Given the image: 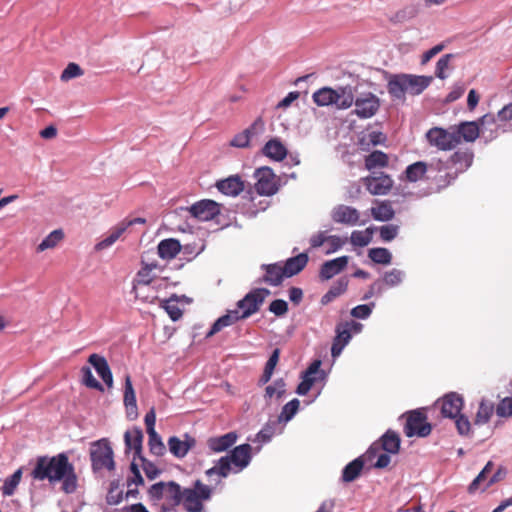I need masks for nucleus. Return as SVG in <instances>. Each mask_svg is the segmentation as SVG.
<instances>
[{"label": "nucleus", "mask_w": 512, "mask_h": 512, "mask_svg": "<svg viewBox=\"0 0 512 512\" xmlns=\"http://www.w3.org/2000/svg\"><path fill=\"white\" fill-rule=\"evenodd\" d=\"M30 476L38 481L47 480L52 485L60 482L61 490L66 494L74 493L78 487L75 467L65 453L51 457L39 456Z\"/></svg>", "instance_id": "obj_1"}, {"label": "nucleus", "mask_w": 512, "mask_h": 512, "mask_svg": "<svg viewBox=\"0 0 512 512\" xmlns=\"http://www.w3.org/2000/svg\"><path fill=\"white\" fill-rule=\"evenodd\" d=\"M473 158V152L466 149L454 152L446 161L437 160L430 163V168L438 173L434 177L438 188L443 189L452 184L461 173L472 165Z\"/></svg>", "instance_id": "obj_2"}, {"label": "nucleus", "mask_w": 512, "mask_h": 512, "mask_svg": "<svg viewBox=\"0 0 512 512\" xmlns=\"http://www.w3.org/2000/svg\"><path fill=\"white\" fill-rule=\"evenodd\" d=\"M432 79L431 76L396 74L388 80L387 90L392 98L404 102L407 93L413 96L421 94L430 85Z\"/></svg>", "instance_id": "obj_3"}, {"label": "nucleus", "mask_w": 512, "mask_h": 512, "mask_svg": "<svg viewBox=\"0 0 512 512\" xmlns=\"http://www.w3.org/2000/svg\"><path fill=\"white\" fill-rule=\"evenodd\" d=\"M181 486L175 481H160L150 486L147 491L152 505L159 506L160 512H173L180 504Z\"/></svg>", "instance_id": "obj_4"}, {"label": "nucleus", "mask_w": 512, "mask_h": 512, "mask_svg": "<svg viewBox=\"0 0 512 512\" xmlns=\"http://www.w3.org/2000/svg\"><path fill=\"white\" fill-rule=\"evenodd\" d=\"M251 451L252 447L247 443L235 447L230 455L221 457L217 465L208 469L206 474L208 476L218 474L225 478L231 471V464L237 468V471H241L249 465L251 461Z\"/></svg>", "instance_id": "obj_5"}, {"label": "nucleus", "mask_w": 512, "mask_h": 512, "mask_svg": "<svg viewBox=\"0 0 512 512\" xmlns=\"http://www.w3.org/2000/svg\"><path fill=\"white\" fill-rule=\"evenodd\" d=\"M318 106L335 105L337 109H348L353 105V88L349 85L337 89L323 87L312 95Z\"/></svg>", "instance_id": "obj_6"}, {"label": "nucleus", "mask_w": 512, "mask_h": 512, "mask_svg": "<svg viewBox=\"0 0 512 512\" xmlns=\"http://www.w3.org/2000/svg\"><path fill=\"white\" fill-rule=\"evenodd\" d=\"M89 454L94 472L101 470L113 471L115 469L114 452L108 439L102 438L92 442Z\"/></svg>", "instance_id": "obj_7"}, {"label": "nucleus", "mask_w": 512, "mask_h": 512, "mask_svg": "<svg viewBox=\"0 0 512 512\" xmlns=\"http://www.w3.org/2000/svg\"><path fill=\"white\" fill-rule=\"evenodd\" d=\"M181 504L187 512H202L203 501L211 498L212 489L200 480L195 481L193 488L182 489Z\"/></svg>", "instance_id": "obj_8"}, {"label": "nucleus", "mask_w": 512, "mask_h": 512, "mask_svg": "<svg viewBox=\"0 0 512 512\" xmlns=\"http://www.w3.org/2000/svg\"><path fill=\"white\" fill-rule=\"evenodd\" d=\"M270 294L266 288H256L251 290L245 297L237 302V309L241 312L243 318H248L258 312L265 298Z\"/></svg>", "instance_id": "obj_9"}, {"label": "nucleus", "mask_w": 512, "mask_h": 512, "mask_svg": "<svg viewBox=\"0 0 512 512\" xmlns=\"http://www.w3.org/2000/svg\"><path fill=\"white\" fill-rule=\"evenodd\" d=\"M255 190L259 195L272 196L279 190V181L270 167L264 166L256 169Z\"/></svg>", "instance_id": "obj_10"}, {"label": "nucleus", "mask_w": 512, "mask_h": 512, "mask_svg": "<svg viewBox=\"0 0 512 512\" xmlns=\"http://www.w3.org/2000/svg\"><path fill=\"white\" fill-rule=\"evenodd\" d=\"M432 431V426L427 422V417L420 410L411 411L404 426V433L407 437H426Z\"/></svg>", "instance_id": "obj_11"}, {"label": "nucleus", "mask_w": 512, "mask_h": 512, "mask_svg": "<svg viewBox=\"0 0 512 512\" xmlns=\"http://www.w3.org/2000/svg\"><path fill=\"white\" fill-rule=\"evenodd\" d=\"M430 145L440 150H451L459 145V135L440 127H433L426 133Z\"/></svg>", "instance_id": "obj_12"}, {"label": "nucleus", "mask_w": 512, "mask_h": 512, "mask_svg": "<svg viewBox=\"0 0 512 512\" xmlns=\"http://www.w3.org/2000/svg\"><path fill=\"white\" fill-rule=\"evenodd\" d=\"M355 109L353 114L359 118L367 119L374 116L380 108V99L373 93H363L356 98L353 97Z\"/></svg>", "instance_id": "obj_13"}, {"label": "nucleus", "mask_w": 512, "mask_h": 512, "mask_svg": "<svg viewBox=\"0 0 512 512\" xmlns=\"http://www.w3.org/2000/svg\"><path fill=\"white\" fill-rule=\"evenodd\" d=\"M400 448V437L399 435L392 431L388 430L382 437L381 443H373L366 452V457L368 460H372L374 457L378 455L381 450L386 451L387 453L396 454L398 453Z\"/></svg>", "instance_id": "obj_14"}, {"label": "nucleus", "mask_w": 512, "mask_h": 512, "mask_svg": "<svg viewBox=\"0 0 512 512\" xmlns=\"http://www.w3.org/2000/svg\"><path fill=\"white\" fill-rule=\"evenodd\" d=\"M146 219L142 217H137L133 219H124L120 223H118L115 227L110 230L109 235L96 244V250H103L110 246H112L121 235L127 231V229L134 224H145Z\"/></svg>", "instance_id": "obj_15"}, {"label": "nucleus", "mask_w": 512, "mask_h": 512, "mask_svg": "<svg viewBox=\"0 0 512 512\" xmlns=\"http://www.w3.org/2000/svg\"><path fill=\"white\" fill-rule=\"evenodd\" d=\"M366 189L372 195H386L393 187L392 178L383 172L362 179Z\"/></svg>", "instance_id": "obj_16"}, {"label": "nucleus", "mask_w": 512, "mask_h": 512, "mask_svg": "<svg viewBox=\"0 0 512 512\" xmlns=\"http://www.w3.org/2000/svg\"><path fill=\"white\" fill-rule=\"evenodd\" d=\"M189 213L200 221H209L220 214V204L213 200L204 199L188 208Z\"/></svg>", "instance_id": "obj_17"}, {"label": "nucleus", "mask_w": 512, "mask_h": 512, "mask_svg": "<svg viewBox=\"0 0 512 512\" xmlns=\"http://www.w3.org/2000/svg\"><path fill=\"white\" fill-rule=\"evenodd\" d=\"M264 128L265 124L263 119L258 117L248 128L236 134L230 141V145L237 148H247L252 137L263 133Z\"/></svg>", "instance_id": "obj_18"}, {"label": "nucleus", "mask_w": 512, "mask_h": 512, "mask_svg": "<svg viewBox=\"0 0 512 512\" xmlns=\"http://www.w3.org/2000/svg\"><path fill=\"white\" fill-rule=\"evenodd\" d=\"M441 405V414L447 418H456L463 407V398L456 392L446 394L438 401Z\"/></svg>", "instance_id": "obj_19"}, {"label": "nucleus", "mask_w": 512, "mask_h": 512, "mask_svg": "<svg viewBox=\"0 0 512 512\" xmlns=\"http://www.w3.org/2000/svg\"><path fill=\"white\" fill-rule=\"evenodd\" d=\"M216 188L226 196H238L245 189V183L239 175H231L225 179L218 180Z\"/></svg>", "instance_id": "obj_20"}, {"label": "nucleus", "mask_w": 512, "mask_h": 512, "mask_svg": "<svg viewBox=\"0 0 512 512\" xmlns=\"http://www.w3.org/2000/svg\"><path fill=\"white\" fill-rule=\"evenodd\" d=\"M349 257L341 256L321 265L319 276L322 280H329L343 271L348 265Z\"/></svg>", "instance_id": "obj_21"}, {"label": "nucleus", "mask_w": 512, "mask_h": 512, "mask_svg": "<svg viewBox=\"0 0 512 512\" xmlns=\"http://www.w3.org/2000/svg\"><path fill=\"white\" fill-rule=\"evenodd\" d=\"M195 444V439L188 434L184 435V440H181L177 436H171L168 439L169 450L177 458L185 457Z\"/></svg>", "instance_id": "obj_22"}, {"label": "nucleus", "mask_w": 512, "mask_h": 512, "mask_svg": "<svg viewBox=\"0 0 512 512\" xmlns=\"http://www.w3.org/2000/svg\"><path fill=\"white\" fill-rule=\"evenodd\" d=\"M88 362L94 367L99 377L110 388L113 386V376L107 360L99 354H91Z\"/></svg>", "instance_id": "obj_23"}, {"label": "nucleus", "mask_w": 512, "mask_h": 512, "mask_svg": "<svg viewBox=\"0 0 512 512\" xmlns=\"http://www.w3.org/2000/svg\"><path fill=\"white\" fill-rule=\"evenodd\" d=\"M123 402L126 408L127 417L130 419H136L138 416L136 394L132 385L131 376L129 374L125 376Z\"/></svg>", "instance_id": "obj_24"}, {"label": "nucleus", "mask_w": 512, "mask_h": 512, "mask_svg": "<svg viewBox=\"0 0 512 512\" xmlns=\"http://www.w3.org/2000/svg\"><path fill=\"white\" fill-rule=\"evenodd\" d=\"M351 337L352 335L348 325H345V323L337 325L336 336L331 347V355L333 358H336L341 354L344 347L349 343Z\"/></svg>", "instance_id": "obj_25"}, {"label": "nucleus", "mask_w": 512, "mask_h": 512, "mask_svg": "<svg viewBox=\"0 0 512 512\" xmlns=\"http://www.w3.org/2000/svg\"><path fill=\"white\" fill-rule=\"evenodd\" d=\"M332 219L337 223L355 225L359 221V212L353 207L338 205L332 211Z\"/></svg>", "instance_id": "obj_26"}, {"label": "nucleus", "mask_w": 512, "mask_h": 512, "mask_svg": "<svg viewBox=\"0 0 512 512\" xmlns=\"http://www.w3.org/2000/svg\"><path fill=\"white\" fill-rule=\"evenodd\" d=\"M125 451H134V459L141 457L143 432L140 428L134 427L131 430H127L124 434Z\"/></svg>", "instance_id": "obj_27"}, {"label": "nucleus", "mask_w": 512, "mask_h": 512, "mask_svg": "<svg viewBox=\"0 0 512 512\" xmlns=\"http://www.w3.org/2000/svg\"><path fill=\"white\" fill-rule=\"evenodd\" d=\"M244 319L242 317L241 312L238 309L230 310L227 314L219 317L212 325L210 331L207 333L206 337H212L216 333L220 332L224 327L230 326L237 322L238 320Z\"/></svg>", "instance_id": "obj_28"}, {"label": "nucleus", "mask_w": 512, "mask_h": 512, "mask_svg": "<svg viewBox=\"0 0 512 512\" xmlns=\"http://www.w3.org/2000/svg\"><path fill=\"white\" fill-rule=\"evenodd\" d=\"M237 437L235 432H229L219 437L209 438L207 445L213 452H223L235 444Z\"/></svg>", "instance_id": "obj_29"}, {"label": "nucleus", "mask_w": 512, "mask_h": 512, "mask_svg": "<svg viewBox=\"0 0 512 512\" xmlns=\"http://www.w3.org/2000/svg\"><path fill=\"white\" fill-rule=\"evenodd\" d=\"M454 132L459 135V144L462 140L474 142L479 137L480 126L476 121L462 122Z\"/></svg>", "instance_id": "obj_30"}, {"label": "nucleus", "mask_w": 512, "mask_h": 512, "mask_svg": "<svg viewBox=\"0 0 512 512\" xmlns=\"http://www.w3.org/2000/svg\"><path fill=\"white\" fill-rule=\"evenodd\" d=\"M263 154L274 160V161H282L287 156V148L283 145V143L277 139L269 140L262 149Z\"/></svg>", "instance_id": "obj_31"}, {"label": "nucleus", "mask_w": 512, "mask_h": 512, "mask_svg": "<svg viewBox=\"0 0 512 512\" xmlns=\"http://www.w3.org/2000/svg\"><path fill=\"white\" fill-rule=\"evenodd\" d=\"M308 255L306 253H300L295 257H291L286 260L282 267L285 277H292L300 273L308 263Z\"/></svg>", "instance_id": "obj_32"}, {"label": "nucleus", "mask_w": 512, "mask_h": 512, "mask_svg": "<svg viewBox=\"0 0 512 512\" xmlns=\"http://www.w3.org/2000/svg\"><path fill=\"white\" fill-rule=\"evenodd\" d=\"M371 215L377 221H389L394 217L395 211L389 200H376L375 206L371 208Z\"/></svg>", "instance_id": "obj_33"}, {"label": "nucleus", "mask_w": 512, "mask_h": 512, "mask_svg": "<svg viewBox=\"0 0 512 512\" xmlns=\"http://www.w3.org/2000/svg\"><path fill=\"white\" fill-rule=\"evenodd\" d=\"M429 170H431L430 164H427L423 161H417L406 167L404 172L405 180L409 182H417L422 180ZM432 171L434 170L432 169Z\"/></svg>", "instance_id": "obj_34"}, {"label": "nucleus", "mask_w": 512, "mask_h": 512, "mask_svg": "<svg viewBox=\"0 0 512 512\" xmlns=\"http://www.w3.org/2000/svg\"><path fill=\"white\" fill-rule=\"evenodd\" d=\"M181 250V244L177 239L169 238L158 244V255L162 259H173Z\"/></svg>", "instance_id": "obj_35"}, {"label": "nucleus", "mask_w": 512, "mask_h": 512, "mask_svg": "<svg viewBox=\"0 0 512 512\" xmlns=\"http://www.w3.org/2000/svg\"><path fill=\"white\" fill-rule=\"evenodd\" d=\"M364 162L365 168L371 171L375 168L387 167L389 164V157L386 153L380 150H375L365 157Z\"/></svg>", "instance_id": "obj_36"}, {"label": "nucleus", "mask_w": 512, "mask_h": 512, "mask_svg": "<svg viewBox=\"0 0 512 512\" xmlns=\"http://www.w3.org/2000/svg\"><path fill=\"white\" fill-rule=\"evenodd\" d=\"M348 283L349 281L346 277L338 279L328 290V292L322 296L321 303L326 305L338 296L342 295L347 290Z\"/></svg>", "instance_id": "obj_37"}, {"label": "nucleus", "mask_w": 512, "mask_h": 512, "mask_svg": "<svg viewBox=\"0 0 512 512\" xmlns=\"http://www.w3.org/2000/svg\"><path fill=\"white\" fill-rule=\"evenodd\" d=\"M266 274L263 278V281L272 285L277 286L282 283L283 278L285 277L282 266L278 264H269L263 266Z\"/></svg>", "instance_id": "obj_38"}, {"label": "nucleus", "mask_w": 512, "mask_h": 512, "mask_svg": "<svg viewBox=\"0 0 512 512\" xmlns=\"http://www.w3.org/2000/svg\"><path fill=\"white\" fill-rule=\"evenodd\" d=\"M495 411L494 404L490 401L482 399L479 403L478 411L474 418L475 425H483L490 421Z\"/></svg>", "instance_id": "obj_39"}, {"label": "nucleus", "mask_w": 512, "mask_h": 512, "mask_svg": "<svg viewBox=\"0 0 512 512\" xmlns=\"http://www.w3.org/2000/svg\"><path fill=\"white\" fill-rule=\"evenodd\" d=\"M363 467L364 461L361 457L354 459L344 467L342 472V480L344 482L354 481L360 475Z\"/></svg>", "instance_id": "obj_40"}, {"label": "nucleus", "mask_w": 512, "mask_h": 512, "mask_svg": "<svg viewBox=\"0 0 512 512\" xmlns=\"http://www.w3.org/2000/svg\"><path fill=\"white\" fill-rule=\"evenodd\" d=\"M64 239V233L61 229L53 230L47 235L43 241L37 246V252H43L47 249L55 248Z\"/></svg>", "instance_id": "obj_41"}, {"label": "nucleus", "mask_w": 512, "mask_h": 512, "mask_svg": "<svg viewBox=\"0 0 512 512\" xmlns=\"http://www.w3.org/2000/svg\"><path fill=\"white\" fill-rule=\"evenodd\" d=\"M280 350L276 348L272 354L270 355L268 361L266 362L263 374L259 379V384L264 385L268 383L273 375L274 369L279 362Z\"/></svg>", "instance_id": "obj_42"}, {"label": "nucleus", "mask_w": 512, "mask_h": 512, "mask_svg": "<svg viewBox=\"0 0 512 512\" xmlns=\"http://www.w3.org/2000/svg\"><path fill=\"white\" fill-rule=\"evenodd\" d=\"M160 307L167 312L172 321L179 320L183 315V311L178 305V299L176 295H173L167 300H162Z\"/></svg>", "instance_id": "obj_43"}, {"label": "nucleus", "mask_w": 512, "mask_h": 512, "mask_svg": "<svg viewBox=\"0 0 512 512\" xmlns=\"http://www.w3.org/2000/svg\"><path fill=\"white\" fill-rule=\"evenodd\" d=\"M373 235V229L371 227L365 230H355L351 233L350 241L354 246L364 247L367 246Z\"/></svg>", "instance_id": "obj_44"}, {"label": "nucleus", "mask_w": 512, "mask_h": 512, "mask_svg": "<svg viewBox=\"0 0 512 512\" xmlns=\"http://www.w3.org/2000/svg\"><path fill=\"white\" fill-rule=\"evenodd\" d=\"M369 258L377 264L388 265L391 263L392 255L387 248H371L368 252Z\"/></svg>", "instance_id": "obj_45"}, {"label": "nucleus", "mask_w": 512, "mask_h": 512, "mask_svg": "<svg viewBox=\"0 0 512 512\" xmlns=\"http://www.w3.org/2000/svg\"><path fill=\"white\" fill-rule=\"evenodd\" d=\"M148 434V445L149 450L153 455L162 456L166 452V447L162 442L161 437L156 431L149 432Z\"/></svg>", "instance_id": "obj_46"}, {"label": "nucleus", "mask_w": 512, "mask_h": 512, "mask_svg": "<svg viewBox=\"0 0 512 512\" xmlns=\"http://www.w3.org/2000/svg\"><path fill=\"white\" fill-rule=\"evenodd\" d=\"M386 141V136L379 131H372L368 133L366 136H363L360 139V146L363 149H368L369 146H377L379 144H383Z\"/></svg>", "instance_id": "obj_47"}, {"label": "nucleus", "mask_w": 512, "mask_h": 512, "mask_svg": "<svg viewBox=\"0 0 512 512\" xmlns=\"http://www.w3.org/2000/svg\"><path fill=\"white\" fill-rule=\"evenodd\" d=\"M123 500V490L120 488L119 481L114 480L110 483L106 501L109 505H117Z\"/></svg>", "instance_id": "obj_48"}, {"label": "nucleus", "mask_w": 512, "mask_h": 512, "mask_svg": "<svg viewBox=\"0 0 512 512\" xmlns=\"http://www.w3.org/2000/svg\"><path fill=\"white\" fill-rule=\"evenodd\" d=\"M22 476L21 469L15 471L9 478H7L2 486V493L5 496H11L16 487L18 486Z\"/></svg>", "instance_id": "obj_49"}, {"label": "nucleus", "mask_w": 512, "mask_h": 512, "mask_svg": "<svg viewBox=\"0 0 512 512\" xmlns=\"http://www.w3.org/2000/svg\"><path fill=\"white\" fill-rule=\"evenodd\" d=\"M299 406H300V402L296 398L289 401L288 403H286L283 406L282 411L279 415V421H284V422L290 421L294 417V415L297 413Z\"/></svg>", "instance_id": "obj_50"}, {"label": "nucleus", "mask_w": 512, "mask_h": 512, "mask_svg": "<svg viewBox=\"0 0 512 512\" xmlns=\"http://www.w3.org/2000/svg\"><path fill=\"white\" fill-rule=\"evenodd\" d=\"M285 382L282 378L277 379L273 385H268L265 389V399H271L276 396L277 398H281L285 393Z\"/></svg>", "instance_id": "obj_51"}, {"label": "nucleus", "mask_w": 512, "mask_h": 512, "mask_svg": "<svg viewBox=\"0 0 512 512\" xmlns=\"http://www.w3.org/2000/svg\"><path fill=\"white\" fill-rule=\"evenodd\" d=\"M83 74H84L83 69L78 64L71 62L62 71L60 79H61V81L66 82L73 78L80 77Z\"/></svg>", "instance_id": "obj_52"}, {"label": "nucleus", "mask_w": 512, "mask_h": 512, "mask_svg": "<svg viewBox=\"0 0 512 512\" xmlns=\"http://www.w3.org/2000/svg\"><path fill=\"white\" fill-rule=\"evenodd\" d=\"M346 240L342 239L340 236L337 235H328L327 240L325 242V250L324 253L326 255L332 254L339 249L342 248V246L345 244Z\"/></svg>", "instance_id": "obj_53"}, {"label": "nucleus", "mask_w": 512, "mask_h": 512, "mask_svg": "<svg viewBox=\"0 0 512 512\" xmlns=\"http://www.w3.org/2000/svg\"><path fill=\"white\" fill-rule=\"evenodd\" d=\"M454 58V54L443 55L436 64L435 75L440 79L447 77L446 70L449 68L451 60Z\"/></svg>", "instance_id": "obj_54"}, {"label": "nucleus", "mask_w": 512, "mask_h": 512, "mask_svg": "<svg viewBox=\"0 0 512 512\" xmlns=\"http://www.w3.org/2000/svg\"><path fill=\"white\" fill-rule=\"evenodd\" d=\"M477 122L480 126V129L489 128L491 131H497L502 126V124H500V122L497 119V115L495 116L493 114H485Z\"/></svg>", "instance_id": "obj_55"}, {"label": "nucleus", "mask_w": 512, "mask_h": 512, "mask_svg": "<svg viewBox=\"0 0 512 512\" xmlns=\"http://www.w3.org/2000/svg\"><path fill=\"white\" fill-rule=\"evenodd\" d=\"M417 14V10L414 7H405L397 11L391 18L390 21L393 23H402L409 19H412Z\"/></svg>", "instance_id": "obj_56"}, {"label": "nucleus", "mask_w": 512, "mask_h": 512, "mask_svg": "<svg viewBox=\"0 0 512 512\" xmlns=\"http://www.w3.org/2000/svg\"><path fill=\"white\" fill-rule=\"evenodd\" d=\"M81 372L83 375V382L87 387L96 389L99 391L104 390L101 383L99 381H97L95 379V377L93 376L91 369L89 367H87V366L82 367Z\"/></svg>", "instance_id": "obj_57"}, {"label": "nucleus", "mask_w": 512, "mask_h": 512, "mask_svg": "<svg viewBox=\"0 0 512 512\" xmlns=\"http://www.w3.org/2000/svg\"><path fill=\"white\" fill-rule=\"evenodd\" d=\"M152 269H153L152 266L146 265L145 267H143L141 270L138 271L136 279H135V284L133 287V289L135 291L137 290L138 285L145 286V285H148L152 281V276H151Z\"/></svg>", "instance_id": "obj_58"}, {"label": "nucleus", "mask_w": 512, "mask_h": 512, "mask_svg": "<svg viewBox=\"0 0 512 512\" xmlns=\"http://www.w3.org/2000/svg\"><path fill=\"white\" fill-rule=\"evenodd\" d=\"M455 419V426L458 433L462 436H468L471 432V423L465 415L459 414Z\"/></svg>", "instance_id": "obj_59"}, {"label": "nucleus", "mask_w": 512, "mask_h": 512, "mask_svg": "<svg viewBox=\"0 0 512 512\" xmlns=\"http://www.w3.org/2000/svg\"><path fill=\"white\" fill-rule=\"evenodd\" d=\"M403 272L398 269H392L385 273L383 277V283L386 285L393 287L397 286L402 282Z\"/></svg>", "instance_id": "obj_60"}, {"label": "nucleus", "mask_w": 512, "mask_h": 512, "mask_svg": "<svg viewBox=\"0 0 512 512\" xmlns=\"http://www.w3.org/2000/svg\"><path fill=\"white\" fill-rule=\"evenodd\" d=\"M496 414L499 417H511L512 416V397H506L500 401L495 408Z\"/></svg>", "instance_id": "obj_61"}, {"label": "nucleus", "mask_w": 512, "mask_h": 512, "mask_svg": "<svg viewBox=\"0 0 512 512\" xmlns=\"http://www.w3.org/2000/svg\"><path fill=\"white\" fill-rule=\"evenodd\" d=\"M398 230L399 228L397 225H384L380 227V237L385 242L392 241L398 235Z\"/></svg>", "instance_id": "obj_62"}, {"label": "nucleus", "mask_w": 512, "mask_h": 512, "mask_svg": "<svg viewBox=\"0 0 512 512\" xmlns=\"http://www.w3.org/2000/svg\"><path fill=\"white\" fill-rule=\"evenodd\" d=\"M269 311L276 316H283L288 312V304L285 300L276 299L269 305Z\"/></svg>", "instance_id": "obj_63"}, {"label": "nucleus", "mask_w": 512, "mask_h": 512, "mask_svg": "<svg viewBox=\"0 0 512 512\" xmlns=\"http://www.w3.org/2000/svg\"><path fill=\"white\" fill-rule=\"evenodd\" d=\"M373 306L374 303L358 305L351 310V315L358 319H366L370 316Z\"/></svg>", "instance_id": "obj_64"}]
</instances>
